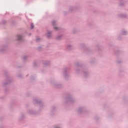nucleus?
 <instances>
[{
    "label": "nucleus",
    "mask_w": 128,
    "mask_h": 128,
    "mask_svg": "<svg viewBox=\"0 0 128 128\" xmlns=\"http://www.w3.org/2000/svg\"><path fill=\"white\" fill-rule=\"evenodd\" d=\"M17 37L18 38V40H22V36H20V35L17 36Z\"/></svg>",
    "instance_id": "obj_1"
},
{
    "label": "nucleus",
    "mask_w": 128,
    "mask_h": 128,
    "mask_svg": "<svg viewBox=\"0 0 128 128\" xmlns=\"http://www.w3.org/2000/svg\"><path fill=\"white\" fill-rule=\"evenodd\" d=\"M34 24H31V28H34Z\"/></svg>",
    "instance_id": "obj_2"
},
{
    "label": "nucleus",
    "mask_w": 128,
    "mask_h": 128,
    "mask_svg": "<svg viewBox=\"0 0 128 128\" xmlns=\"http://www.w3.org/2000/svg\"><path fill=\"white\" fill-rule=\"evenodd\" d=\"M47 36H48V38H50V34H48Z\"/></svg>",
    "instance_id": "obj_3"
},
{
    "label": "nucleus",
    "mask_w": 128,
    "mask_h": 128,
    "mask_svg": "<svg viewBox=\"0 0 128 128\" xmlns=\"http://www.w3.org/2000/svg\"><path fill=\"white\" fill-rule=\"evenodd\" d=\"M38 40H40V38L37 39L36 42H38Z\"/></svg>",
    "instance_id": "obj_4"
},
{
    "label": "nucleus",
    "mask_w": 128,
    "mask_h": 128,
    "mask_svg": "<svg viewBox=\"0 0 128 128\" xmlns=\"http://www.w3.org/2000/svg\"><path fill=\"white\" fill-rule=\"evenodd\" d=\"M54 28H55V30H56V28L55 27Z\"/></svg>",
    "instance_id": "obj_5"
},
{
    "label": "nucleus",
    "mask_w": 128,
    "mask_h": 128,
    "mask_svg": "<svg viewBox=\"0 0 128 128\" xmlns=\"http://www.w3.org/2000/svg\"><path fill=\"white\" fill-rule=\"evenodd\" d=\"M53 24H54V22H53Z\"/></svg>",
    "instance_id": "obj_6"
}]
</instances>
